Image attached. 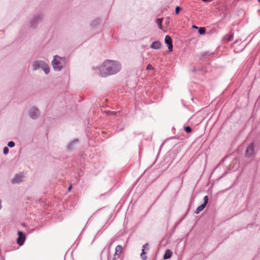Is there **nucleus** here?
Wrapping results in <instances>:
<instances>
[{
  "label": "nucleus",
  "mask_w": 260,
  "mask_h": 260,
  "mask_svg": "<svg viewBox=\"0 0 260 260\" xmlns=\"http://www.w3.org/2000/svg\"><path fill=\"white\" fill-rule=\"evenodd\" d=\"M78 141V140H75L73 141H72L71 143H70L68 146V148L69 149H71L72 147H73V145L74 144H77Z\"/></svg>",
  "instance_id": "obj_14"
},
{
  "label": "nucleus",
  "mask_w": 260,
  "mask_h": 260,
  "mask_svg": "<svg viewBox=\"0 0 260 260\" xmlns=\"http://www.w3.org/2000/svg\"><path fill=\"white\" fill-rule=\"evenodd\" d=\"M199 32L200 35H203L205 32V28L204 27H200L199 29Z\"/></svg>",
  "instance_id": "obj_16"
},
{
  "label": "nucleus",
  "mask_w": 260,
  "mask_h": 260,
  "mask_svg": "<svg viewBox=\"0 0 260 260\" xmlns=\"http://www.w3.org/2000/svg\"><path fill=\"white\" fill-rule=\"evenodd\" d=\"M153 69V67L151 64H148L147 67V70H152Z\"/></svg>",
  "instance_id": "obj_22"
},
{
  "label": "nucleus",
  "mask_w": 260,
  "mask_h": 260,
  "mask_svg": "<svg viewBox=\"0 0 260 260\" xmlns=\"http://www.w3.org/2000/svg\"><path fill=\"white\" fill-rule=\"evenodd\" d=\"M8 152H9V149L7 147H5L4 148V153L5 154H8Z\"/></svg>",
  "instance_id": "obj_21"
},
{
  "label": "nucleus",
  "mask_w": 260,
  "mask_h": 260,
  "mask_svg": "<svg viewBox=\"0 0 260 260\" xmlns=\"http://www.w3.org/2000/svg\"><path fill=\"white\" fill-rule=\"evenodd\" d=\"M25 177L24 173L23 172H20L18 174H16L14 178L12 180L13 183H19L22 181V179Z\"/></svg>",
  "instance_id": "obj_4"
},
{
  "label": "nucleus",
  "mask_w": 260,
  "mask_h": 260,
  "mask_svg": "<svg viewBox=\"0 0 260 260\" xmlns=\"http://www.w3.org/2000/svg\"><path fill=\"white\" fill-rule=\"evenodd\" d=\"M15 145V143L13 141H10L8 143V146L10 147H13Z\"/></svg>",
  "instance_id": "obj_20"
},
{
  "label": "nucleus",
  "mask_w": 260,
  "mask_h": 260,
  "mask_svg": "<svg viewBox=\"0 0 260 260\" xmlns=\"http://www.w3.org/2000/svg\"><path fill=\"white\" fill-rule=\"evenodd\" d=\"M181 10V8L179 6H177L175 9V14L178 15L179 13V12Z\"/></svg>",
  "instance_id": "obj_19"
},
{
  "label": "nucleus",
  "mask_w": 260,
  "mask_h": 260,
  "mask_svg": "<svg viewBox=\"0 0 260 260\" xmlns=\"http://www.w3.org/2000/svg\"><path fill=\"white\" fill-rule=\"evenodd\" d=\"M233 34H231L229 36H226L224 37V40L226 42H229L231 40H232V39H233Z\"/></svg>",
  "instance_id": "obj_13"
},
{
  "label": "nucleus",
  "mask_w": 260,
  "mask_h": 260,
  "mask_svg": "<svg viewBox=\"0 0 260 260\" xmlns=\"http://www.w3.org/2000/svg\"><path fill=\"white\" fill-rule=\"evenodd\" d=\"M165 41L166 44L168 45L169 51H172L173 50V45L171 37L169 35H167L165 37Z\"/></svg>",
  "instance_id": "obj_8"
},
{
  "label": "nucleus",
  "mask_w": 260,
  "mask_h": 260,
  "mask_svg": "<svg viewBox=\"0 0 260 260\" xmlns=\"http://www.w3.org/2000/svg\"><path fill=\"white\" fill-rule=\"evenodd\" d=\"M34 70L42 69L46 74L49 73L50 71L49 67L48 64L41 61H36L33 63Z\"/></svg>",
  "instance_id": "obj_2"
},
{
  "label": "nucleus",
  "mask_w": 260,
  "mask_h": 260,
  "mask_svg": "<svg viewBox=\"0 0 260 260\" xmlns=\"http://www.w3.org/2000/svg\"><path fill=\"white\" fill-rule=\"evenodd\" d=\"M39 110L37 108L32 107L29 112V115L32 118H36L38 116Z\"/></svg>",
  "instance_id": "obj_9"
},
{
  "label": "nucleus",
  "mask_w": 260,
  "mask_h": 260,
  "mask_svg": "<svg viewBox=\"0 0 260 260\" xmlns=\"http://www.w3.org/2000/svg\"><path fill=\"white\" fill-rule=\"evenodd\" d=\"M257 1L260 3V0H257Z\"/></svg>",
  "instance_id": "obj_26"
},
{
  "label": "nucleus",
  "mask_w": 260,
  "mask_h": 260,
  "mask_svg": "<svg viewBox=\"0 0 260 260\" xmlns=\"http://www.w3.org/2000/svg\"><path fill=\"white\" fill-rule=\"evenodd\" d=\"M71 188H72V185H71L69 186V187L68 188V190H69V191L71 190Z\"/></svg>",
  "instance_id": "obj_24"
},
{
  "label": "nucleus",
  "mask_w": 260,
  "mask_h": 260,
  "mask_svg": "<svg viewBox=\"0 0 260 260\" xmlns=\"http://www.w3.org/2000/svg\"><path fill=\"white\" fill-rule=\"evenodd\" d=\"M184 129L188 133H189L191 132V131H192L191 127L189 126L185 127Z\"/></svg>",
  "instance_id": "obj_18"
},
{
  "label": "nucleus",
  "mask_w": 260,
  "mask_h": 260,
  "mask_svg": "<svg viewBox=\"0 0 260 260\" xmlns=\"http://www.w3.org/2000/svg\"><path fill=\"white\" fill-rule=\"evenodd\" d=\"M150 47L154 49H158L161 47V43L158 41H155L152 43Z\"/></svg>",
  "instance_id": "obj_10"
},
{
  "label": "nucleus",
  "mask_w": 260,
  "mask_h": 260,
  "mask_svg": "<svg viewBox=\"0 0 260 260\" xmlns=\"http://www.w3.org/2000/svg\"><path fill=\"white\" fill-rule=\"evenodd\" d=\"M208 196H206L204 198V204H203L205 205V206H206V205L208 203Z\"/></svg>",
  "instance_id": "obj_17"
},
{
  "label": "nucleus",
  "mask_w": 260,
  "mask_h": 260,
  "mask_svg": "<svg viewBox=\"0 0 260 260\" xmlns=\"http://www.w3.org/2000/svg\"><path fill=\"white\" fill-rule=\"evenodd\" d=\"M162 19L161 18H158L156 19V23L158 24L159 28L160 29L162 28Z\"/></svg>",
  "instance_id": "obj_15"
},
{
  "label": "nucleus",
  "mask_w": 260,
  "mask_h": 260,
  "mask_svg": "<svg viewBox=\"0 0 260 260\" xmlns=\"http://www.w3.org/2000/svg\"><path fill=\"white\" fill-rule=\"evenodd\" d=\"M172 254V252L170 250L168 249L166 250L165 255H164V259H167L170 258L171 257Z\"/></svg>",
  "instance_id": "obj_11"
},
{
  "label": "nucleus",
  "mask_w": 260,
  "mask_h": 260,
  "mask_svg": "<svg viewBox=\"0 0 260 260\" xmlns=\"http://www.w3.org/2000/svg\"><path fill=\"white\" fill-rule=\"evenodd\" d=\"M193 27L196 28H198V27L197 26H193Z\"/></svg>",
  "instance_id": "obj_25"
},
{
  "label": "nucleus",
  "mask_w": 260,
  "mask_h": 260,
  "mask_svg": "<svg viewBox=\"0 0 260 260\" xmlns=\"http://www.w3.org/2000/svg\"><path fill=\"white\" fill-rule=\"evenodd\" d=\"M121 66L116 61L107 60L100 66L99 70L102 76L104 77L107 75L114 74L120 71Z\"/></svg>",
  "instance_id": "obj_1"
},
{
  "label": "nucleus",
  "mask_w": 260,
  "mask_h": 260,
  "mask_svg": "<svg viewBox=\"0 0 260 260\" xmlns=\"http://www.w3.org/2000/svg\"><path fill=\"white\" fill-rule=\"evenodd\" d=\"M18 237L17 239V242L18 244L20 246H21L23 244L25 239L26 236L21 231L18 232Z\"/></svg>",
  "instance_id": "obj_5"
},
{
  "label": "nucleus",
  "mask_w": 260,
  "mask_h": 260,
  "mask_svg": "<svg viewBox=\"0 0 260 260\" xmlns=\"http://www.w3.org/2000/svg\"><path fill=\"white\" fill-rule=\"evenodd\" d=\"M254 144L251 143L247 148L245 152V155L247 157H250L254 153Z\"/></svg>",
  "instance_id": "obj_7"
},
{
  "label": "nucleus",
  "mask_w": 260,
  "mask_h": 260,
  "mask_svg": "<svg viewBox=\"0 0 260 260\" xmlns=\"http://www.w3.org/2000/svg\"><path fill=\"white\" fill-rule=\"evenodd\" d=\"M206 206L204 204H202L199 206L196 211V214H199L200 212H201L203 209L205 208Z\"/></svg>",
  "instance_id": "obj_12"
},
{
  "label": "nucleus",
  "mask_w": 260,
  "mask_h": 260,
  "mask_svg": "<svg viewBox=\"0 0 260 260\" xmlns=\"http://www.w3.org/2000/svg\"><path fill=\"white\" fill-rule=\"evenodd\" d=\"M145 254V251H144V249H143L142 250V253L141 254V256H143V254Z\"/></svg>",
  "instance_id": "obj_23"
},
{
  "label": "nucleus",
  "mask_w": 260,
  "mask_h": 260,
  "mask_svg": "<svg viewBox=\"0 0 260 260\" xmlns=\"http://www.w3.org/2000/svg\"><path fill=\"white\" fill-rule=\"evenodd\" d=\"M63 59L58 56H55L52 62V66L54 70L59 71L62 67V61Z\"/></svg>",
  "instance_id": "obj_3"
},
{
  "label": "nucleus",
  "mask_w": 260,
  "mask_h": 260,
  "mask_svg": "<svg viewBox=\"0 0 260 260\" xmlns=\"http://www.w3.org/2000/svg\"><path fill=\"white\" fill-rule=\"evenodd\" d=\"M122 252V247L120 245H118L115 248V251L113 260H117L120 257V255Z\"/></svg>",
  "instance_id": "obj_6"
}]
</instances>
